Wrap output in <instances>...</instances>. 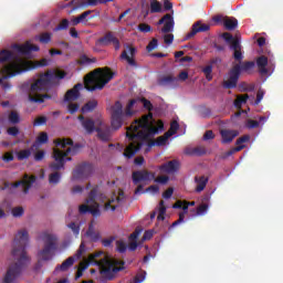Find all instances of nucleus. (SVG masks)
I'll use <instances>...</instances> for the list:
<instances>
[{"label":"nucleus","mask_w":283,"mask_h":283,"mask_svg":"<svg viewBox=\"0 0 283 283\" xmlns=\"http://www.w3.org/2000/svg\"><path fill=\"white\" fill-rule=\"evenodd\" d=\"M156 123L151 113L137 118L126 130V137L130 144L125 148L124 157L133 158L138 151L142 150L143 145L148 143V146H155L156 142L150 138L158 135L164 130L163 120H158L156 126H151Z\"/></svg>","instance_id":"obj_1"},{"label":"nucleus","mask_w":283,"mask_h":283,"mask_svg":"<svg viewBox=\"0 0 283 283\" xmlns=\"http://www.w3.org/2000/svg\"><path fill=\"white\" fill-rule=\"evenodd\" d=\"M28 244L29 232L27 230H20L13 239L12 255L17 262L7 269L2 283H15L30 263V259L25 251Z\"/></svg>","instance_id":"obj_2"},{"label":"nucleus","mask_w":283,"mask_h":283,"mask_svg":"<svg viewBox=\"0 0 283 283\" xmlns=\"http://www.w3.org/2000/svg\"><path fill=\"white\" fill-rule=\"evenodd\" d=\"M67 75L65 71H48L46 73H43L30 87L28 98L31 103H36V104H43L44 99H50L51 95L50 94H39V92L46 91L51 82L55 80H64V77Z\"/></svg>","instance_id":"obj_3"},{"label":"nucleus","mask_w":283,"mask_h":283,"mask_svg":"<svg viewBox=\"0 0 283 283\" xmlns=\"http://www.w3.org/2000/svg\"><path fill=\"white\" fill-rule=\"evenodd\" d=\"M54 144L56 147H61L62 149H65L66 146H70L69 148H66V151H61L57 148L53 149V158L55 161L50 164V169L53 172H57L61 171V169H64L65 166V158L67 156H76V154L78 153L81 145L76 144L74 146V142L71 138H59L54 140Z\"/></svg>","instance_id":"obj_4"},{"label":"nucleus","mask_w":283,"mask_h":283,"mask_svg":"<svg viewBox=\"0 0 283 283\" xmlns=\"http://www.w3.org/2000/svg\"><path fill=\"white\" fill-rule=\"evenodd\" d=\"M113 77L114 73L109 70V67H106L104 72L103 69H95L85 76V88L90 92H94L96 90L102 91L105 85L113 80Z\"/></svg>","instance_id":"obj_5"},{"label":"nucleus","mask_w":283,"mask_h":283,"mask_svg":"<svg viewBox=\"0 0 283 283\" xmlns=\"http://www.w3.org/2000/svg\"><path fill=\"white\" fill-rule=\"evenodd\" d=\"M32 64L30 62H25V60L18 59L13 63L6 64L4 67L0 70V85L3 90H11L12 85L10 83H4L6 80H10V77L17 76L23 72H28L29 69H32Z\"/></svg>","instance_id":"obj_6"},{"label":"nucleus","mask_w":283,"mask_h":283,"mask_svg":"<svg viewBox=\"0 0 283 283\" xmlns=\"http://www.w3.org/2000/svg\"><path fill=\"white\" fill-rule=\"evenodd\" d=\"M137 99H130L125 107V113L123 111V103L120 101H116L112 106V128L114 130H118L123 127V122L125 116H133L134 111L133 107L136 105Z\"/></svg>","instance_id":"obj_7"},{"label":"nucleus","mask_w":283,"mask_h":283,"mask_svg":"<svg viewBox=\"0 0 283 283\" xmlns=\"http://www.w3.org/2000/svg\"><path fill=\"white\" fill-rule=\"evenodd\" d=\"M43 242L44 247L39 252V256H41V260L38 261L36 265L34 266L35 271H39L43 266L42 261L52 260L59 247L57 237L54 233H44Z\"/></svg>","instance_id":"obj_8"},{"label":"nucleus","mask_w":283,"mask_h":283,"mask_svg":"<svg viewBox=\"0 0 283 283\" xmlns=\"http://www.w3.org/2000/svg\"><path fill=\"white\" fill-rule=\"evenodd\" d=\"M96 264L99 268L101 275L107 281H113L116 274L125 269L124 262L109 260L106 255Z\"/></svg>","instance_id":"obj_9"},{"label":"nucleus","mask_w":283,"mask_h":283,"mask_svg":"<svg viewBox=\"0 0 283 283\" xmlns=\"http://www.w3.org/2000/svg\"><path fill=\"white\" fill-rule=\"evenodd\" d=\"M97 192H98V186H94L88 193V198L86 199V203L88 206L87 205L80 206L81 214H85V213L90 212L93 214L94 218H99L102 212L99 209V205L96 201Z\"/></svg>","instance_id":"obj_10"},{"label":"nucleus","mask_w":283,"mask_h":283,"mask_svg":"<svg viewBox=\"0 0 283 283\" xmlns=\"http://www.w3.org/2000/svg\"><path fill=\"white\" fill-rule=\"evenodd\" d=\"M157 25H164L160 32L164 34V43L170 45L175 41V34L170 33L175 30V18L171 14H165L159 19Z\"/></svg>","instance_id":"obj_11"},{"label":"nucleus","mask_w":283,"mask_h":283,"mask_svg":"<svg viewBox=\"0 0 283 283\" xmlns=\"http://www.w3.org/2000/svg\"><path fill=\"white\" fill-rule=\"evenodd\" d=\"M94 172V167L90 163H82L73 170V180H86Z\"/></svg>","instance_id":"obj_12"},{"label":"nucleus","mask_w":283,"mask_h":283,"mask_svg":"<svg viewBox=\"0 0 283 283\" xmlns=\"http://www.w3.org/2000/svg\"><path fill=\"white\" fill-rule=\"evenodd\" d=\"M239 80H240V64H234V66L229 71L228 80L223 81V88L226 90L237 88Z\"/></svg>","instance_id":"obj_13"},{"label":"nucleus","mask_w":283,"mask_h":283,"mask_svg":"<svg viewBox=\"0 0 283 283\" xmlns=\"http://www.w3.org/2000/svg\"><path fill=\"white\" fill-rule=\"evenodd\" d=\"M96 124V132L99 140L103 143H109L112 140L111 126L105 124L103 120H97Z\"/></svg>","instance_id":"obj_14"},{"label":"nucleus","mask_w":283,"mask_h":283,"mask_svg":"<svg viewBox=\"0 0 283 283\" xmlns=\"http://www.w3.org/2000/svg\"><path fill=\"white\" fill-rule=\"evenodd\" d=\"M136 53L137 51L135 46L126 45L125 51H123L122 54L119 55V60L126 61L129 66L137 69L138 64L136 63V59H135Z\"/></svg>","instance_id":"obj_15"},{"label":"nucleus","mask_w":283,"mask_h":283,"mask_svg":"<svg viewBox=\"0 0 283 283\" xmlns=\"http://www.w3.org/2000/svg\"><path fill=\"white\" fill-rule=\"evenodd\" d=\"M38 180V177L32 175V176H29L28 174H25L23 176L22 179H20V181H17L12 185L13 188H19V187H22L23 188V193L24 195H28L31 187L33 186L34 182H36Z\"/></svg>","instance_id":"obj_16"},{"label":"nucleus","mask_w":283,"mask_h":283,"mask_svg":"<svg viewBox=\"0 0 283 283\" xmlns=\"http://www.w3.org/2000/svg\"><path fill=\"white\" fill-rule=\"evenodd\" d=\"M210 30L209 24H202L201 21H197L191 25L190 32H188L185 36V41H189V39L195 38L199 32H207Z\"/></svg>","instance_id":"obj_17"},{"label":"nucleus","mask_w":283,"mask_h":283,"mask_svg":"<svg viewBox=\"0 0 283 283\" xmlns=\"http://www.w3.org/2000/svg\"><path fill=\"white\" fill-rule=\"evenodd\" d=\"M230 50L233 51L232 57L237 62H241L244 59V55L242 53V46L238 38H233L232 41L230 42Z\"/></svg>","instance_id":"obj_18"},{"label":"nucleus","mask_w":283,"mask_h":283,"mask_svg":"<svg viewBox=\"0 0 283 283\" xmlns=\"http://www.w3.org/2000/svg\"><path fill=\"white\" fill-rule=\"evenodd\" d=\"M184 154L190 157H202L206 156V154H208V148L201 145L196 147H186Z\"/></svg>","instance_id":"obj_19"},{"label":"nucleus","mask_w":283,"mask_h":283,"mask_svg":"<svg viewBox=\"0 0 283 283\" xmlns=\"http://www.w3.org/2000/svg\"><path fill=\"white\" fill-rule=\"evenodd\" d=\"M180 168V161L177 159L164 163L159 169L161 172L164 174H176L177 171H179Z\"/></svg>","instance_id":"obj_20"},{"label":"nucleus","mask_w":283,"mask_h":283,"mask_svg":"<svg viewBox=\"0 0 283 283\" xmlns=\"http://www.w3.org/2000/svg\"><path fill=\"white\" fill-rule=\"evenodd\" d=\"M132 179L135 185L142 181H149L151 179V175L148 170H136L132 174Z\"/></svg>","instance_id":"obj_21"},{"label":"nucleus","mask_w":283,"mask_h":283,"mask_svg":"<svg viewBox=\"0 0 283 283\" xmlns=\"http://www.w3.org/2000/svg\"><path fill=\"white\" fill-rule=\"evenodd\" d=\"M13 50H15L20 54H29L32 51L38 52L40 51V48L38 45H33L30 42H27L25 44L19 45V44H13Z\"/></svg>","instance_id":"obj_22"},{"label":"nucleus","mask_w":283,"mask_h":283,"mask_svg":"<svg viewBox=\"0 0 283 283\" xmlns=\"http://www.w3.org/2000/svg\"><path fill=\"white\" fill-rule=\"evenodd\" d=\"M269 65V57L266 55H260L256 57V67L260 75L265 76L269 73L266 66Z\"/></svg>","instance_id":"obj_23"},{"label":"nucleus","mask_w":283,"mask_h":283,"mask_svg":"<svg viewBox=\"0 0 283 283\" xmlns=\"http://www.w3.org/2000/svg\"><path fill=\"white\" fill-rule=\"evenodd\" d=\"M23 60V57L15 55L12 51L3 50L0 52V62H9V64H14L18 60Z\"/></svg>","instance_id":"obj_24"},{"label":"nucleus","mask_w":283,"mask_h":283,"mask_svg":"<svg viewBox=\"0 0 283 283\" xmlns=\"http://www.w3.org/2000/svg\"><path fill=\"white\" fill-rule=\"evenodd\" d=\"M220 135L222 137V144H230L235 137L239 136V132L234 129H221Z\"/></svg>","instance_id":"obj_25"},{"label":"nucleus","mask_w":283,"mask_h":283,"mask_svg":"<svg viewBox=\"0 0 283 283\" xmlns=\"http://www.w3.org/2000/svg\"><path fill=\"white\" fill-rule=\"evenodd\" d=\"M80 90H83V84H81V83L75 84L72 88H70L66 92L65 99L66 101H76L77 98H80L81 97Z\"/></svg>","instance_id":"obj_26"},{"label":"nucleus","mask_w":283,"mask_h":283,"mask_svg":"<svg viewBox=\"0 0 283 283\" xmlns=\"http://www.w3.org/2000/svg\"><path fill=\"white\" fill-rule=\"evenodd\" d=\"M239 65V74L241 73H247V74H252L253 69L255 67V62L253 61H244V62H239L237 63Z\"/></svg>","instance_id":"obj_27"},{"label":"nucleus","mask_w":283,"mask_h":283,"mask_svg":"<svg viewBox=\"0 0 283 283\" xmlns=\"http://www.w3.org/2000/svg\"><path fill=\"white\" fill-rule=\"evenodd\" d=\"M73 6V9L71 11H69V13H72L76 10H78V8H87V1L85 0H71L70 2L62 4V8H67Z\"/></svg>","instance_id":"obj_28"},{"label":"nucleus","mask_w":283,"mask_h":283,"mask_svg":"<svg viewBox=\"0 0 283 283\" xmlns=\"http://www.w3.org/2000/svg\"><path fill=\"white\" fill-rule=\"evenodd\" d=\"M181 210H182V212L179 213L178 220L171 223L172 228L180 226V224H182V222H185V217H186V214L189 213V205L187 203V201H184Z\"/></svg>","instance_id":"obj_29"},{"label":"nucleus","mask_w":283,"mask_h":283,"mask_svg":"<svg viewBox=\"0 0 283 283\" xmlns=\"http://www.w3.org/2000/svg\"><path fill=\"white\" fill-rule=\"evenodd\" d=\"M98 102L96 99L88 101L81 108L82 114L92 113L96 109Z\"/></svg>","instance_id":"obj_30"},{"label":"nucleus","mask_w":283,"mask_h":283,"mask_svg":"<svg viewBox=\"0 0 283 283\" xmlns=\"http://www.w3.org/2000/svg\"><path fill=\"white\" fill-rule=\"evenodd\" d=\"M82 127L86 130V134L88 135H92L94 134V132H96V123L92 118H86Z\"/></svg>","instance_id":"obj_31"},{"label":"nucleus","mask_w":283,"mask_h":283,"mask_svg":"<svg viewBox=\"0 0 283 283\" xmlns=\"http://www.w3.org/2000/svg\"><path fill=\"white\" fill-rule=\"evenodd\" d=\"M195 181L197 182V187H196L197 193H201V191L205 190L207 187L208 178L206 176L196 177Z\"/></svg>","instance_id":"obj_32"},{"label":"nucleus","mask_w":283,"mask_h":283,"mask_svg":"<svg viewBox=\"0 0 283 283\" xmlns=\"http://www.w3.org/2000/svg\"><path fill=\"white\" fill-rule=\"evenodd\" d=\"M223 27L230 31L234 30L235 28H238V19L224 17L223 18Z\"/></svg>","instance_id":"obj_33"},{"label":"nucleus","mask_w":283,"mask_h":283,"mask_svg":"<svg viewBox=\"0 0 283 283\" xmlns=\"http://www.w3.org/2000/svg\"><path fill=\"white\" fill-rule=\"evenodd\" d=\"M75 263L74 256H69L64 262L61 263L60 266L56 268V271L66 272L73 264Z\"/></svg>","instance_id":"obj_34"},{"label":"nucleus","mask_w":283,"mask_h":283,"mask_svg":"<svg viewBox=\"0 0 283 283\" xmlns=\"http://www.w3.org/2000/svg\"><path fill=\"white\" fill-rule=\"evenodd\" d=\"M86 235L90 237L93 242H97V241H99L101 238H102V237H101V233H99V232H96V231L94 230V226H93V224H90V227H88V229H87V231H86Z\"/></svg>","instance_id":"obj_35"},{"label":"nucleus","mask_w":283,"mask_h":283,"mask_svg":"<svg viewBox=\"0 0 283 283\" xmlns=\"http://www.w3.org/2000/svg\"><path fill=\"white\" fill-rule=\"evenodd\" d=\"M91 10H86L84 11V13H82L81 15L73 18L72 22H73V27L78 25V23H83V22H87V17L91 14Z\"/></svg>","instance_id":"obj_36"},{"label":"nucleus","mask_w":283,"mask_h":283,"mask_svg":"<svg viewBox=\"0 0 283 283\" xmlns=\"http://www.w3.org/2000/svg\"><path fill=\"white\" fill-rule=\"evenodd\" d=\"M36 41H40L42 44H49L52 41V33L50 32H43L40 33V36H35Z\"/></svg>","instance_id":"obj_37"},{"label":"nucleus","mask_w":283,"mask_h":283,"mask_svg":"<svg viewBox=\"0 0 283 283\" xmlns=\"http://www.w3.org/2000/svg\"><path fill=\"white\" fill-rule=\"evenodd\" d=\"M163 3L158 0H150V13H161Z\"/></svg>","instance_id":"obj_38"},{"label":"nucleus","mask_w":283,"mask_h":283,"mask_svg":"<svg viewBox=\"0 0 283 283\" xmlns=\"http://www.w3.org/2000/svg\"><path fill=\"white\" fill-rule=\"evenodd\" d=\"M62 179V172L60 171H53L51 175H49V184L51 185H57L61 182Z\"/></svg>","instance_id":"obj_39"},{"label":"nucleus","mask_w":283,"mask_h":283,"mask_svg":"<svg viewBox=\"0 0 283 283\" xmlns=\"http://www.w3.org/2000/svg\"><path fill=\"white\" fill-rule=\"evenodd\" d=\"M114 38H115V36L113 35L112 32H107V33L105 34V36L98 39V43H99L101 45H109L111 43L114 42Z\"/></svg>","instance_id":"obj_40"},{"label":"nucleus","mask_w":283,"mask_h":283,"mask_svg":"<svg viewBox=\"0 0 283 283\" xmlns=\"http://www.w3.org/2000/svg\"><path fill=\"white\" fill-rule=\"evenodd\" d=\"M178 81V78L174 75H166L163 76L161 78H159L158 84L159 85H169L172 83H176Z\"/></svg>","instance_id":"obj_41"},{"label":"nucleus","mask_w":283,"mask_h":283,"mask_svg":"<svg viewBox=\"0 0 283 283\" xmlns=\"http://www.w3.org/2000/svg\"><path fill=\"white\" fill-rule=\"evenodd\" d=\"M166 212H167V208L165 206V201L161 200L159 201L157 221H164Z\"/></svg>","instance_id":"obj_42"},{"label":"nucleus","mask_w":283,"mask_h":283,"mask_svg":"<svg viewBox=\"0 0 283 283\" xmlns=\"http://www.w3.org/2000/svg\"><path fill=\"white\" fill-rule=\"evenodd\" d=\"M243 149H245V146H244V145L233 147V148H231L229 151L223 153V155L221 156V158H222V159H227V158H229V157H232L233 154L239 153V151H241V150H243Z\"/></svg>","instance_id":"obj_43"},{"label":"nucleus","mask_w":283,"mask_h":283,"mask_svg":"<svg viewBox=\"0 0 283 283\" xmlns=\"http://www.w3.org/2000/svg\"><path fill=\"white\" fill-rule=\"evenodd\" d=\"M249 99V95L248 94H243V95H238L237 99L234 101V105L238 109H240V107L243 104H247V101Z\"/></svg>","instance_id":"obj_44"},{"label":"nucleus","mask_w":283,"mask_h":283,"mask_svg":"<svg viewBox=\"0 0 283 283\" xmlns=\"http://www.w3.org/2000/svg\"><path fill=\"white\" fill-rule=\"evenodd\" d=\"M147 272L139 270L133 279V283H143L146 280Z\"/></svg>","instance_id":"obj_45"},{"label":"nucleus","mask_w":283,"mask_h":283,"mask_svg":"<svg viewBox=\"0 0 283 283\" xmlns=\"http://www.w3.org/2000/svg\"><path fill=\"white\" fill-rule=\"evenodd\" d=\"M8 120L12 125H19V123H20V115H19V113H17V111H11V113L8 116Z\"/></svg>","instance_id":"obj_46"},{"label":"nucleus","mask_w":283,"mask_h":283,"mask_svg":"<svg viewBox=\"0 0 283 283\" xmlns=\"http://www.w3.org/2000/svg\"><path fill=\"white\" fill-rule=\"evenodd\" d=\"M24 62H29V64H31V69L29 70H32V69H35V67H44V66H48L49 65V60H46V57H43L41 61H39L36 64H34L32 61H25Z\"/></svg>","instance_id":"obj_47"},{"label":"nucleus","mask_w":283,"mask_h":283,"mask_svg":"<svg viewBox=\"0 0 283 283\" xmlns=\"http://www.w3.org/2000/svg\"><path fill=\"white\" fill-rule=\"evenodd\" d=\"M31 156H32V151L29 150V149L20 150V151L17 154L18 160H25V159H29Z\"/></svg>","instance_id":"obj_48"},{"label":"nucleus","mask_w":283,"mask_h":283,"mask_svg":"<svg viewBox=\"0 0 283 283\" xmlns=\"http://www.w3.org/2000/svg\"><path fill=\"white\" fill-rule=\"evenodd\" d=\"M102 255H103L102 251L88 255V263L92 264V265H97V263H99L101 260L97 261L96 259L101 258Z\"/></svg>","instance_id":"obj_49"},{"label":"nucleus","mask_w":283,"mask_h":283,"mask_svg":"<svg viewBox=\"0 0 283 283\" xmlns=\"http://www.w3.org/2000/svg\"><path fill=\"white\" fill-rule=\"evenodd\" d=\"M209 206L207 202H203L199 207H197L195 216H203L208 212Z\"/></svg>","instance_id":"obj_50"},{"label":"nucleus","mask_w":283,"mask_h":283,"mask_svg":"<svg viewBox=\"0 0 283 283\" xmlns=\"http://www.w3.org/2000/svg\"><path fill=\"white\" fill-rule=\"evenodd\" d=\"M96 63V57H88L87 55H82L80 57V64L85 65V64H95Z\"/></svg>","instance_id":"obj_51"},{"label":"nucleus","mask_w":283,"mask_h":283,"mask_svg":"<svg viewBox=\"0 0 283 283\" xmlns=\"http://www.w3.org/2000/svg\"><path fill=\"white\" fill-rule=\"evenodd\" d=\"M70 27L69 19H62L59 25L55 27L54 31L67 30Z\"/></svg>","instance_id":"obj_52"},{"label":"nucleus","mask_w":283,"mask_h":283,"mask_svg":"<svg viewBox=\"0 0 283 283\" xmlns=\"http://www.w3.org/2000/svg\"><path fill=\"white\" fill-rule=\"evenodd\" d=\"M111 1L114 0H87L86 1V7H96L97 4H105V3H109Z\"/></svg>","instance_id":"obj_53"},{"label":"nucleus","mask_w":283,"mask_h":283,"mask_svg":"<svg viewBox=\"0 0 283 283\" xmlns=\"http://www.w3.org/2000/svg\"><path fill=\"white\" fill-rule=\"evenodd\" d=\"M48 118L45 116H40L36 117L33 122V126L38 127V126H44L46 125Z\"/></svg>","instance_id":"obj_54"},{"label":"nucleus","mask_w":283,"mask_h":283,"mask_svg":"<svg viewBox=\"0 0 283 283\" xmlns=\"http://www.w3.org/2000/svg\"><path fill=\"white\" fill-rule=\"evenodd\" d=\"M67 228L73 231V234L75 235L80 234V231H81L80 224H76L75 222H71L67 224Z\"/></svg>","instance_id":"obj_55"},{"label":"nucleus","mask_w":283,"mask_h":283,"mask_svg":"<svg viewBox=\"0 0 283 283\" xmlns=\"http://www.w3.org/2000/svg\"><path fill=\"white\" fill-rule=\"evenodd\" d=\"M80 109V104L78 103H70L67 105V111L70 114H76V112Z\"/></svg>","instance_id":"obj_56"},{"label":"nucleus","mask_w":283,"mask_h":283,"mask_svg":"<svg viewBox=\"0 0 283 283\" xmlns=\"http://www.w3.org/2000/svg\"><path fill=\"white\" fill-rule=\"evenodd\" d=\"M36 142L39 144H46L49 142L48 133L45 132L40 133V136L36 138Z\"/></svg>","instance_id":"obj_57"},{"label":"nucleus","mask_w":283,"mask_h":283,"mask_svg":"<svg viewBox=\"0 0 283 283\" xmlns=\"http://www.w3.org/2000/svg\"><path fill=\"white\" fill-rule=\"evenodd\" d=\"M142 103L144 104V108L148 112H153L154 111V105L153 103L147 99V98H142Z\"/></svg>","instance_id":"obj_58"},{"label":"nucleus","mask_w":283,"mask_h":283,"mask_svg":"<svg viewBox=\"0 0 283 283\" xmlns=\"http://www.w3.org/2000/svg\"><path fill=\"white\" fill-rule=\"evenodd\" d=\"M117 251L120 253H125L127 251V245L122 240L116 241Z\"/></svg>","instance_id":"obj_59"},{"label":"nucleus","mask_w":283,"mask_h":283,"mask_svg":"<svg viewBox=\"0 0 283 283\" xmlns=\"http://www.w3.org/2000/svg\"><path fill=\"white\" fill-rule=\"evenodd\" d=\"M157 46H158V40L153 39V40H150L149 44L146 46V50H147V52H151V51L156 50Z\"/></svg>","instance_id":"obj_60"},{"label":"nucleus","mask_w":283,"mask_h":283,"mask_svg":"<svg viewBox=\"0 0 283 283\" xmlns=\"http://www.w3.org/2000/svg\"><path fill=\"white\" fill-rule=\"evenodd\" d=\"M12 214L14 218H21L24 214V209L22 207H17L12 209Z\"/></svg>","instance_id":"obj_61"},{"label":"nucleus","mask_w":283,"mask_h":283,"mask_svg":"<svg viewBox=\"0 0 283 283\" xmlns=\"http://www.w3.org/2000/svg\"><path fill=\"white\" fill-rule=\"evenodd\" d=\"M1 159L6 163V164H10V161L14 160V156H13V153L11 151H8L6 153Z\"/></svg>","instance_id":"obj_62"},{"label":"nucleus","mask_w":283,"mask_h":283,"mask_svg":"<svg viewBox=\"0 0 283 283\" xmlns=\"http://www.w3.org/2000/svg\"><path fill=\"white\" fill-rule=\"evenodd\" d=\"M138 30L144 32V33H147V32H150L153 31L151 29V25L147 24V23H140L138 24Z\"/></svg>","instance_id":"obj_63"},{"label":"nucleus","mask_w":283,"mask_h":283,"mask_svg":"<svg viewBox=\"0 0 283 283\" xmlns=\"http://www.w3.org/2000/svg\"><path fill=\"white\" fill-rule=\"evenodd\" d=\"M250 142V136L245 135L237 139L235 145L237 146H244L243 144Z\"/></svg>","instance_id":"obj_64"}]
</instances>
